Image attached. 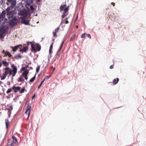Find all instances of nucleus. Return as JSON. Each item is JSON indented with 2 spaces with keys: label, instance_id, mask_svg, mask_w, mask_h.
Listing matches in <instances>:
<instances>
[{
  "label": "nucleus",
  "instance_id": "f257e3e1",
  "mask_svg": "<svg viewBox=\"0 0 146 146\" xmlns=\"http://www.w3.org/2000/svg\"><path fill=\"white\" fill-rule=\"evenodd\" d=\"M8 23L11 27L13 28L16 26L18 24L17 19L16 17L15 16L12 18L8 19Z\"/></svg>",
  "mask_w": 146,
  "mask_h": 146
},
{
  "label": "nucleus",
  "instance_id": "f03ea898",
  "mask_svg": "<svg viewBox=\"0 0 146 146\" xmlns=\"http://www.w3.org/2000/svg\"><path fill=\"white\" fill-rule=\"evenodd\" d=\"M18 14L19 15L23 17H24L27 16L30 17L31 15V14L28 15V13L26 9H24L18 11Z\"/></svg>",
  "mask_w": 146,
  "mask_h": 146
},
{
  "label": "nucleus",
  "instance_id": "7ed1b4c3",
  "mask_svg": "<svg viewBox=\"0 0 146 146\" xmlns=\"http://www.w3.org/2000/svg\"><path fill=\"white\" fill-rule=\"evenodd\" d=\"M29 43L31 44V51L34 53H36L37 51L36 49H35V46L33 43L32 42L30 41H27V45H29Z\"/></svg>",
  "mask_w": 146,
  "mask_h": 146
},
{
  "label": "nucleus",
  "instance_id": "20e7f679",
  "mask_svg": "<svg viewBox=\"0 0 146 146\" xmlns=\"http://www.w3.org/2000/svg\"><path fill=\"white\" fill-rule=\"evenodd\" d=\"M21 22L23 24L26 25H29L30 24L29 23L30 20L29 19H26L25 17H21Z\"/></svg>",
  "mask_w": 146,
  "mask_h": 146
},
{
  "label": "nucleus",
  "instance_id": "39448f33",
  "mask_svg": "<svg viewBox=\"0 0 146 146\" xmlns=\"http://www.w3.org/2000/svg\"><path fill=\"white\" fill-rule=\"evenodd\" d=\"M15 9L14 10H13L7 13V17L8 19H9L11 18H12L15 16H14L15 13Z\"/></svg>",
  "mask_w": 146,
  "mask_h": 146
},
{
  "label": "nucleus",
  "instance_id": "423d86ee",
  "mask_svg": "<svg viewBox=\"0 0 146 146\" xmlns=\"http://www.w3.org/2000/svg\"><path fill=\"white\" fill-rule=\"evenodd\" d=\"M21 87L20 86H15L13 85V86L12 89L14 91V92L16 93L18 90H20L21 89Z\"/></svg>",
  "mask_w": 146,
  "mask_h": 146
},
{
  "label": "nucleus",
  "instance_id": "0eeeda50",
  "mask_svg": "<svg viewBox=\"0 0 146 146\" xmlns=\"http://www.w3.org/2000/svg\"><path fill=\"white\" fill-rule=\"evenodd\" d=\"M11 3V9H13L16 6L17 2H16V0H13L11 2H10Z\"/></svg>",
  "mask_w": 146,
  "mask_h": 146
},
{
  "label": "nucleus",
  "instance_id": "6e6552de",
  "mask_svg": "<svg viewBox=\"0 0 146 146\" xmlns=\"http://www.w3.org/2000/svg\"><path fill=\"white\" fill-rule=\"evenodd\" d=\"M2 53L3 54H5L7 56H8L9 58H10L12 56V54L10 53V52L8 51H5L4 50H3L2 52Z\"/></svg>",
  "mask_w": 146,
  "mask_h": 146
},
{
  "label": "nucleus",
  "instance_id": "1a4fd4ad",
  "mask_svg": "<svg viewBox=\"0 0 146 146\" xmlns=\"http://www.w3.org/2000/svg\"><path fill=\"white\" fill-rule=\"evenodd\" d=\"M33 2V0H27L25 2V7L26 8L29 9L27 7V5L29 6Z\"/></svg>",
  "mask_w": 146,
  "mask_h": 146
},
{
  "label": "nucleus",
  "instance_id": "9d476101",
  "mask_svg": "<svg viewBox=\"0 0 146 146\" xmlns=\"http://www.w3.org/2000/svg\"><path fill=\"white\" fill-rule=\"evenodd\" d=\"M28 47L27 46H25L23 47L22 49H20L19 51L21 52H26L28 50Z\"/></svg>",
  "mask_w": 146,
  "mask_h": 146
},
{
  "label": "nucleus",
  "instance_id": "9b49d317",
  "mask_svg": "<svg viewBox=\"0 0 146 146\" xmlns=\"http://www.w3.org/2000/svg\"><path fill=\"white\" fill-rule=\"evenodd\" d=\"M6 14V11L5 10H3L0 14V19H3L5 17V15Z\"/></svg>",
  "mask_w": 146,
  "mask_h": 146
},
{
  "label": "nucleus",
  "instance_id": "f8f14e48",
  "mask_svg": "<svg viewBox=\"0 0 146 146\" xmlns=\"http://www.w3.org/2000/svg\"><path fill=\"white\" fill-rule=\"evenodd\" d=\"M11 67L12 68V70H11L12 72H17V67L14 65V64H11Z\"/></svg>",
  "mask_w": 146,
  "mask_h": 146
},
{
  "label": "nucleus",
  "instance_id": "ddd939ff",
  "mask_svg": "<svg viewBox=\"0 0 146 146\" xmlns=\"http://www.w3.org/2000/svg\"><path fill=\"white\" fill-rule=\"evenodd\" d=\"M36 48V50L37 51H39L41 48V46L38 43H37L35 44Z\"/></svg>",
  "mask_w": 146,
  "mask_h": 146
},
{
  "label": "nucleus",
  "instance_id": "4468645a",
  "mask_svg": "<svg viewBox=\"0 0 146 146\" xmlns=\"http://www.w3.org/2000/svg\"><path fill=\"white\" fill-rule=\"evenodd\" d=\"M12 139H13L12 142L17 145L18 143V141L16 137L15 136L13 135L12 137Z\"/></svg>",
  "mask_w": 146,
  "mask_h": 146
},
{
  "label": "nucleus",
  "instance_id": "2eb2a0df",
  "mask_svg": "<svg viewBox=\"0 0 146 146\" xmlns=\"http://www.w3.org/2000/svg\"><path fill=\"white\" fill-rule=\"evenodd\" d=\"M8 74L7 71L5 72L4 73H3V76H1V80H4L6 78Z\"/></svg>",
  "mask_w": 146,
  "mask_h": 146
},
{
  "label": "nucleus",
  "instance_id": "dca6fc26",
  "mask_svg": "<svg viewBox=\"0 0 146 146\" xmlns=\"http://www.w3.org/2000/svg\"><path fill=\"white\" fill-rule=\"evenodd\" d=\"M69 8V6H68L67 7H66V9H65V10L63 11L64 12L63 13L67 15L68 14V10Z\"/></svg>",
  "mask_w": 146,
  "mask_h": 146
},
{
  "label": "nucleus",
  "instance_id": "f3484780",
  "mask_svg": "<svg viewBox=\"0 0 146 146\" xmlns=\"http://www.w3.org/2000/svg\"><path fill=\"white\" fill-rule=\"evenodd\" d=\"M3 28H2V29L3 30L2 33H4L5 35H6L5 33L9 29V28L8 27H7L6 28H4V26H3Z\"/></svg>",
  "mask_w": 146,
  "mask_h": 146
},
{
  "label": "nucleus",
  "instance_id": "a211bd4d",
  "mask_svg": "<svg viewBox=\"0 0 146 146\" xmlns=\"http://www.w3.org/2000/svg\"><path fill=\"white\" fill-rule=\"evenodd\" d=\"M119 81L118 78H116V79H114L113 81V83L114 85H115L117 84Z\"/></svg>",
  "mask_w": 146,
  "mask_h": 146
},
{
  "label": "nucleus",
  "instance_id": "6ab92c4d",
  "mask_svg": "<svg viewBox=\"0 0 146 146\" xmlns=\"http://www.w3.org/2000/svg\"><path fill=\"white\" fill-rule=\"evenodd\" d=\"M2 63L5 66H7L9 65V63L7 62L6 61L3 60L2 61Z\"/></svg>",
  "mask_w": 146,
  "mask_h": 146
},
{
  "label": "nucleus",
  "instance_id": "aec40b11",
  "mask_svg": "<svg viewBox=\"0 0 146 146\" xmlns=\"http://www.w3.org/2000/svg\"><path fill=\"white\" fill-rule=\"evenodd\" d=\"M36 75V74H35V75H34V76L33 78H32L31 79H30V80H29V82H33L34 81V80L35 79Z\"/></svg>",
  "mask_w": 146,
  "mask_h": 146
},
{
  "label": "nucleus",
  "instance_id": "412c9836",
  "mask_svg": "<svg viewBox=\"0 0 146 146\" xmlns=\"http://www.w3.org/2000/svg\"><path fill=\"white\" fill-rule=\"evenodd\" d=\"M18 82H19V81H21V82H23L24 81V79H23V77L20 76L19 78H18V80H17Z\"/></svg>",
  "mask_w": 146,
  "mask_h": 146
},
{
  "label": "nucleus",
  "instance_id": "4be33fe9",
  "mask_svg": "<svg viewBox=\"0 0 146 146\" xmlns=\"http://www.w3.org/2000/svg\"><path fill=\"white\" fill-rule=\"evenodd\" d=\"M5 125H6V127L7 129L9 126V120L8 119H5Z\"/></svg>",
  "mask_w": 146,
  "mask_h": 146
},
{
  "label": "nucleus",
  "instance_id": "5701e85b",
  "mask_svg": "<svg viewBox=\"0 0 146 146\" xmlns=\"http://www.w3.org/2000/svg\"><path fill=\"white\" fill-rule=\"evenodd\" d=\"M46 79V78H44L41 81L40 83V84H39V85H38V89L40 88L42 84L44 82V80H45Z\"/></svg>",
  "mask_w": 146,
  "mask_h": 146
},
{
  "label": "nucleus",
  "instance_id": "b1692460",
  "mask_svg": "<svg viewBox=\"0 0 146 146\" xmlns=\"http://www.w3.org/2000/svg\"><path fill=\"white\" fill-rule=\"evenodd\" d=\"M22 56L21 55L18 54V55H16L14 57V58L16 59H18V58H21Z\"/></svg>",
  "mask_w": 146,
  "mask_h": 146
},
{
  "label": "nucleus",
  "instance_id": "393cba45",
  "mask_svg": "<svg viewBox=\"0 0 146 146\" xmlns=\"http://www.w3.org/2000/svg\"><path fill=\"white\" fill-rule=\"evenodd\" d=\"M25 90V86H24L20 90L19 92L20 93H22L24 92Z\"/></svg>",
  "mask_w": 146,
  "mask_h": 146
},
{
  "label": "nucleus",
  "instance_id": "a878e982",
  "mask_svg": "<svg viewBox=\"0 0 146 146\" xmlns=\"http://www.w3.org/2000/svg\"><path fill=\"white\" fill-rule=\"evenodd\" d=\"M76 36V35L74 34L72 35L70 37V41H72L74 38H75Z\"/></svg>",
  "mask_w": 146,
  "mask_h": 146
},
{
  "label": "nucleus",
  "instance_id": "bb28decb",
  "mask_svg": "<svg viewBox=\"0 0 146 146\" xmlns=\"http://www.w3.org/2000/svg\"><path fill=\"white\" fill-rule=\"evenodd\" d=\"M11 6L8 7L6 9V11L7 12V13H8L10 12V11L11 9Z\"/></svg>",
  "mask_w": 146,
  "mask_h": 146
},
{
  "label": "nucleus",
  "instance_id": "cd10ccee",
  "mask_svg": "<svg viewBox=\"0 0 146 146\" xmlns=\"http://www.w3.org/2000/svg\"><path fill=\"white\" fill-rule=\"evenodd\" d=\"M31 108V106H30L29 104H28L26 110H29V111L30 112Z\"/></svg>",
  "mask_w": 146,
  "mask_h": 146
},
{
  "label": "nucleus",
  "instance_id": "c85d7f7f",
  "mask_svg": "<svg viewBox=\"0 0 146 146\" xmlns=\"http://www.w3.org/2000/svg\"><path fill=\"white\" fill-rule=\"evenodd\" d=\"M66 9V8L64 7H63V6H62V5H61L60 7V11H64L65 10V9Z\"/></svg>",
  "mask_w": 146,
  "mask_h": 146
},
{
  "label": "nucleus",
  "instance_id": "c756f323",
  "mask_svg": "<svg viewBox=\"0 0 146 146\" xmlns=\"http://www.w3.org/2000/svg\"><path fill=\"white\" fill-rule=\"evenodd\" d=\"M17 49V47L16 46H15L13 47V48L12 49V51L13 52H15Z\"/></svg>",
  "mask_w": 146,
  "mask_h": 146
},
{
  "label": "nucleus",
  "instance_id": "7c9ffc66",
  "mask_svg": "<svg viewBox=\"0 0 146 146\" xmlns=\"http://www.w3.org/2000/svg\"><path fill=\"white\" fill-rule=\"evenodd\" d=\"M40 66H38L37 67L36 69V73H38L40 70Z\"/></svg>",
  "mask_w": 146,
  "mask_h": 146
},
{
  "label": "nucleus",
  "instance_id": "2f4dec72",
  "mask_svg": "<svg viewBox=\"0 0 146 146\" xmlns=\"http://www.w3.org/2000/svg\"><path fill=\"white\" fill-rule=\"evenodd\" d=\"M5 70V72L6 71H7V70H8L10 71H11V70L10 69V68L9 67H7V66L5 68H3Z\"/></svg>",
  "mask_w": 146,
  "mask_h": 146
},
{
  "label": "nucleus",
  "instance_id": "473e14b6",
  "mask_svg": "<svg viewBox=\"0 0 146 146\" xmlns=\"http://www.w3.org/2000/svg\"><path fill=\"white\" fill-rule=\"evenodd\" d=\"M4 35H3V33H1L0 34V38L1 39H3L4 37Z\"/></svg>",
  "mask_w": 146,
  "mask_h": 146
},
{
  "label": "nucleus",
  "instance_id": "72a5a7b5",
  "mask_svg": "<svg viewBox=\"0 0 146 146\" xmlns=\"http://www.w3.org/2000/svg\"><path fill=\"white\" fill-rule=\"evenodd\" d=\"M24 73H23V74H22V76H23L24 77L25 79V80H27V79L28 78V77L27 76L28 75H25L24 74Z\"/></svg>",
  "mask_w": 146,
  "mask_h": 146
},
{
  "label": "nucleus",
  "instance_id": "f704fd0d",
  "mask_svg": "<svg viewBox=\"0 0 146 146\" xmlns=\"http://www.w3.org/2000/svg\"><path fill=\"white\" fill-rule=\"evenodd\" d=\"M30 8L32 11H34L35 9V8L32 5L30 6Z\"/></svg>",
  "mask_w": 146,
  "mask_h": 146
},
{
  "label": "nucleus",
  "instance_id": "c9c22d12",
  "mask_svg": "<svg viewBox=\"0 0 146 146\" xmlns=\"http://www.w3.org/2000/svg\"><path fill=\"white\" fill-rule=\"evenodd\" d=\"M12 88H10L8 89L6 92L8 94L9 93L11 92L12 91Z\"/></svg>",
  "mask_w": 146,
  "mask_h": 146
},
{
  "label": "nucleus",
  "instance_id": "e433bc0d",
  "mask_svg": "<svg viewBox=\"0 0 146 146\" xmlns=\"http://www.w3.org/2000/svg\"><path fill=\"white\" fill-rule=\"evenodd\" d=\"M7 109L8 110H10L12 111V110L13 109V107L12 106H9V108H7Z\"/></svg>",
  "mask_w": 146,
  "mask_h": 146
},
{
  "label": "nucleus",
  "instance_id": "4c0bfd02",
  "mask_svg": "<svg viewBox=\"0 0 146 146\" xmlns=\"http://www.w3.org/2000/svg\"><path fill=\"white\" fill-rule=\"evenodd\" d=\"M7 113L8 114V117L9 118L10 117V115L11 113V111L8 110Z\"/></svg>",
  "mask_w": 146,
  "mask_h": 146
},
{
  "label": "nucleus",
  "instance_id": "58836bf2",
  "mask_svg": "<svg viewBox=\"0 0 146 146\" xmlns=\"http://www.w3.org/2000/svg\"><path fill=\"white\" fill-rule=\"evenodd\" d=\"M29 70L27 69V68L25 69L24 71V72H26V73L27 74H28L29 73Z\"/></svg>",
  "mask_w": 146,
  "mask_h": 146
},
{
  "label": "nucleus",
  "instance_id": "ea45409f",
  "mask_svg": "<svg viewBox=\"0 0 146 146\" xmlns=\"http://www.w3.org/2000/svg\"><path fill=\"white\" fill-rule=\"evenodd\" d=\"M60 29V27H57L54 30V32H55L56 33H57L58 31V30Z\"/></svg>",
  "mask_w": 146,
  "mask_h": 146
},
{
  "label": "nucleus",
  "instance_id": "a19ab883",
  "mask_svg": "<svg viewBox=\"0 0 146 146\" xmlns=\"http://www.w3.org/2000/svg\"><path fill=\"white\" fill-rule=\"evenodd\" d=\"M51 57V55L49 54L48 56V62H49L50 61V59Z\"/></svg>",
  "mask_w": 146,
  "mask_h": 146
},
{
  "label": "nucleus",
  "instance_id": "79ce46f5",
  "mask_svg": "<svg viewBox=\"0 0 146 146\" xmlns=\"http://www.w3.org/2000/svg\"><path fill=\"white\" fill-rule=\"evenodd\" d=\"M85 35H86V33H84L83 34H82L81 35V38H84L86 37V36H85Z\"/></svg>",
  "mask_w": 146,
  "mask_h": 146
},
{
  "label": "nucleus",
  "instance_id": "37998d69",
  "mask_svg": "<svg viewBox=\"0 0 146 146\" xmlns=\"http://www.w3.org/2000/svg\"><path fill=\"white\" fill-rule=\"evenodd\" d=\"M63 21H64V23L65 24H68V21L65 19L63 20Z\"/></svg>",
  "mask_w": 146,
  "mask_h": 146
},
{
  "label": "nucleus",
  "instance_id": "c03bdc74",
  "mask_svg": "<svg viewBox=\"0 0 146 146\" xmlns=\"http://www.w3.org/2000/svg\"><path fill=\"white\" fill-rule=\"evenodd\" d=\"M53 33L54 37H56L57 35H56V32L53 31Z\"/></svg>",
  "mask_w": 146,
  "mask_h": 146
},
{
  "label": "nucleus",
  "instance_id": "a18cd8bd",
  "mask_svg": "<svg viewBox=\"0 0 146 146\" xmlns=\"http://www.w3.org/2000/svg\"><path fill=\"white\" fill-rule=\"evenodd\" d=\"M52 73H51L49 75L46 76V78H47V79H48L49 78H50L51 76V75H52Z\"/></svg>",
  "mask_w": 146,
  "mask_h": 146
},
{
  "label": "nucleus",
  "instance_id": "49530a36",
  "mask_svg": "<svg viewBox=\"0 0 146 146\" xmlns=\"http://www.w3.org/2000/svg\"><path fill=\"white\" fill-rule=\"evenodd\" d=\"M13 72V74H12V77H13L15 76L16 75V74L17 73V72Z\"/></svg>",
  "mask_w": 146,
  "mask_h": 146
},
{
  "label": "nucleus",
  "instance_id": "de8ad7c7",
  "mask_svg": "<svg viewBox=\"0 0 146 146\" xmlns=\"http://www.w3.org/2000/svg\"><path fill=\"white\" fill-rule=\"evenodd\" d=\"M53 43H52L50 46L49 49L52 50L53 48Z\"/></svg>",
  "mask_w": 146,
  "mask_h": 146
},
{
  "label": "nucleus",
  "instance_id": "09e8293b",
  "mask_svg": "<svg viewBox=\"0 0 146 146\" xmlns=\"http://www.w3.org/2000/svg\"><path fill=\"white\" fill-rule=\"evenodd\" d=\"M67 15L64 14V13H63L62 15V19H63Z\"/></svg>",
  "mask_w": 146,
  "mask_h": 146
},
{
  "label": "nucleus",
  "instance_id": "8fccbe9b",
  "mask_svg": "<svg viewBox=\"0 0 146 146\" xmlns=\"http://www.w3.org/2000/svg\"><path fill=\"white\" fill-rule=\"evenodd\" d=\"M29 64H28L26 65L25 66L23 67V68H24V70L27 69V67H29Z\"/></svg>",
  "mask_w": 146,
  "mask_h": 146
},
{
  "label": "nucleus",
  "instance_id": "3c124183",
  "mask_svg": "<svg viewBox=\"0 0 146 146\" xmlns=\"http://www.w3.org/2000/svg\"><path fill=\"white\" fill-rule=\"evenodd\" d=\"M87 36L90 38H91V35H90V34H87Z\"/></svg>",
  "mask_w": 146,
  "mask_h": 146
},
{
  "label": "nucleus",
  "instance_id": "603ef678",
  "mask_svg": "<svg viewBox=\"0 0 146 146\" xmlns=\"http://www.w3.org/2000/svg\"><path fill=\"white\" fill-rule=\"evenodd\" d=\"M16 46L17 47V48H18L20 46H22V45L21 44H19V45H18L17 46Z\"/></svg>",
  "mask_w": 146,
  "mask_h": 146
},
{
  "label": "nucleus",
  "instance_id": "864d4df0",
  "mask_svg": "<svg viewBox=\"0 0 146 146\" xmlns=\"http://www.w3.org/2000/svg\"><path fill=\"white\" fill-rule=\"evenodd\" d=\"M30 112L29 111L28 113V117L27 118V119H28L29 118V117L30 115Z\"/></svg>",
  "mask_w": 146,
  "mask_h": 146
},
{
  "label": "nucleus",
  "instance_id": "5fc2aeb1",
  "mask_svg": "<svg viewBox=\"0 0 146 146\" xmlns=\"http://www.w3.org/2000/svg\"><path fill=\"white\" fill-rule=\"evenodd\" d=\"M60 52H57L56 56V57H57V56H60L59 53Z\"/></svg>",
  "mask_w": 146,
  "mask_h": 146
},
{
  "label": "nucleus",
  "instance_id": "6e6d98bb",
  "mask_svg": "<svg viewBox=\"0 0 146 146\" xmlns=\"http://www.w3.org/2000/svg\"><path fill=\"white\" fill-rule=\"evenodd\" d=\"M63 42H62L60 46V48H62L63 46Z\"/></svg>",
  "mask_w": 146,
  "mask_h": 146
},
{
  "label": "nucleus",
  "instance_id": "4d7b16f0",
  "mask_svg": "<svg viewBox=\"0 0 146 146\" xmlns=\"http://www.w3.org/2000/svg\"><path fill=\"white\" fill-rule=\"evenodd\" d=\"M61 48H62L59 47V48L58 49V50L57 51V52H60L61 50Z\"/></svg>",
  "mask_w": 146,
  "mask_h": 146
},
{
  "label": "nucleus",
  "instance_id": "13d9d810",
  "mask_svg": "<svg viewBox=\"0 0 146 146\" xmlns=\"http://www.w3.org/2000/svg\"><path fill=\"white\" fill-rule=\"evenodd\" d=\"M5 3V1L4 0H1V4H2V3Z\"/></svg>",
  "mask_w": 146,
  "mask_h": 146
},
{
  "label": "nucleus",
  "instance_id": "bf43d9fd",
  "mask_svg": "<svg viewBox=\"0 0 146 146\" xmlns=\"http://www.w3.org/2000/svg\"><path fill=\"white\" fill-rule=\"evenodd\" d=\"M52 50H50V49L49 50V54H51L52 53Z\"/></svg>",
  "mask_w": 146,
  "mask_h": 146
},
{
  "label": "nucleus",
  "instance_id": "052dcab7",
  "mask_svg": "<svg viewBox=\"0 0 146 146\" xmlns=\"http://www.w3.org/2000/svg\"><path fill=\"white\" fill-rule=\"evenodd\" d=\"M36 94H34L32 97V99H33L35 97Z\"/></svg>",
  "mask_w": 146,
  "mask_h": 146
},
{
  "label": "nucleus",
  "instance_id": "680f3d73",
  "mask_svg": "<svg viewBox=\"0 0 146 146\" xmlns=\"http://www.w3.org/2000/svg\"><path fill=\"white\" fill-rule=\"evenodd\" d=\"M24 68H23V67L21 68V69H20V71H21H21H24Z\"/></svg>",
  "mask_w": 146,
  "mask_h": 146
},
{
  "label": "nucleus",
  "instance_id": "e2e57ef3",
  "mask_svg": "<svg viewBox=\"0 0 146 146\" xmlns=\"http://www.w3.org/2000/svg\"><path fill=\"white\" fill-rule=\"evenodd\" d=\"M113 65H111L110 67V69H111L113 68Z\"/></svg>",
  "mask_w": 146,
  "mask_h": 146
},
{
  "label": "nucleus",
  "instance_id": "0e129e2a",
  "mask_svg": "<svg viewBox=\"0 0 146 146\" xmlns=\"http://www.w3.org/2000/svg\"><path fill=\"white\" fill-rule=\"evenodd\" d=\"M13 1V0H7V1L8 3H10L12 1Z\"/></svg>",
  "mask_w": 146,
  "mask_h": 146
},
{
  "label": "nucleus",
  "instance_id": "69168bd1",
  "mask_svg": "<svg viewBox=\"0 0 146 146\" xmlns=\"http://www.w3.org/2000/svg\"><path fill=\"white\" fill-rule=\"evenodd\" d=\"M10 72L9 73V76H10V75H12V71L11 70V71H10Z\"/></svg>",
  "mask_w": 146,
  "mask_h": 146
},
{
  "label": "nucleus",
  "instance_id": "338daca9",
  "mask_svg": "<svg viewBox=\"0 0 146 146\" xmlns=\"http://www.w3.org/2000/svg\"><path fill=\"white\" fill-rule=\"evenodd\" d=\"M14 143L12 142V143L10 144V145L11 146H14V145H13Z\"/></svg>",
  "mask_w": 146,
  "mask_h": 146
},
{
  "label": "nucleus",
  "instance_id": "774afa93",
  "mask_svg": "<svg viewBox=\"0 0 146 146\" xmlns=\"http://www.w3.org/2000/svg\"><path fill=\"white\" fill-rule=\"evenodd\" d=\"M11 95H10L9 96H6V98L8 99H9L10 98Z\"/></svg>",
  "mask_w": 146,
  "mask_h": 146
}]
</instances>
